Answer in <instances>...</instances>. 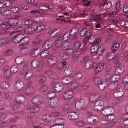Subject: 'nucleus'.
<instances>
[{
	"mask_svg": "<svg viewBox=\"0 0 128 128\" xmlns=\"http://www.w3.org/2000/svg\"><path fill=\"white\" fill-rule=\"evenodd\" d=\"M29 38L28 37H24V35L19 34L15 38L12 39V42L14 44H18L20 46H25L27 44L29 41Z\"/></svg>",
	"mask_w": 128,
	"mask_h": 128,
	"instance_id": "nucleus-1",
	"label": "nucleus"
},
{
	"mask_svg": "<svg viewBox=\"0 0 128 128\" xmlns=\"http://www.w3.org/2000/svg\"><path fill=\"white\" fill-rule=\"evenodd\" d=\"M94 84L96 86H98L99 88L101 90H104L107 86L106 82H103L98 78H96L94 79Z\"/></svg>",
	"mask_w": 128,
	"mask_h": 128,
	"instance_id": "nucleus-2",
	"label": "nucleus"
},
{
	"mask_svg": "<svg viewBox=\"0 0 128 128\" xmlns=\"http://www.w3.org/2000/svg\"><path fill=\"white\" fill-rule=\"evenodd\" d=\"M120 77L119 75L118 76L116 77H114V78L115 79L114 81H112L108 86V88L110 90H114L118 86V81Z\"/></svg>",
	"mask_w": 128,
	"mask_h": 128,
	"instance_id": "nucleus-3",
	"label": "nucleus"
},
{
	"mask_svg": "<svg viewBox=\"0 0 128 128\" xmlns=\"http://www.w3.org/2000/svg\"><path fill=\"white\" fill-rule=\"evenodd\" d=\"M44 101L43 98L38 96H35L32 98V103L34 105L38 106L40 104Z\"/></svg>",
	"mask_w": 128,
	"mask_h": 128,
	"instance_id": "nucleus-4",
	"label": "nucleus"
},
{
	"mask_svg": "<svg viewBox=\"0 0 128 128\" xmlns=\"http://www.w3.org/2000/svg\"><path fill=\"white\" fill-rule=\"evenodd\" d=\"M125 92V90L124 89L120 88L115 90L113 94L115 97L118 98L122 96L124 94Z\"/></svg>",
	"mask_w": 128,
	"mask_h": 128,
	"instance_id": "nucleus-5",
	"label": "nucleus"
},
{
	"mask_svg": "<svg viewBox=\"0 0 128 128\" xmlns=\"http://www.w3.org/2000/svg\"><path fill=\"white\" fill-rule=\"evenodd\" d=\"M104 103L102 101L99 100L96 101L95 103L94 106V109L97 111H100L103 108Z\"/></svg>",
	"mask_w": 128,
	"mask_h": 128,
	"instance_id": "nucleus-6",
	"label": "nucleus"
},
{
	"mask_svg": "<svg viewBox=\"0 0 128 128\" xmlns=\"http://www.w3.org/2000/svg\"><path fill=\"white\" fill-rule=\"evenodd\" d=\"M8 26H16L18 24V21L16 18H11L9 19L7 22Z\"/></svg>",
	"mask_w": 128,
	"mask_h": 128,
	"instance_id": "nucleus-7",
	"label": "nucleus"
},
{
	"mask_svg": "<svg viewBox=\"0 0 128 128\" xmlns=\"http://www.w3.org/2000/svg\"><path fill=\"white\" fill-rule=\"evenodd\" d=\"M26 98L20 94L16 97L14 102L18 104H22L25 101Z\"/></svg>",
	"mask_w": 128,
	"mask_h": 128,
	"instance_id": "nucleus-8",
	"label": "nucleus"
},
{
	"mask_svg": "<svg viewBox=\"0 0 128 128\" xmlns=\"http://www.w3.org/2000/svg\"><path fill=\"white\" fill-rule=\"evenodd\" d=\"M90 36L91 35L89 36L88 37H87L88 38L89 42L90 44H100L101 41L100 39H98L94 36Z\"/></svg>",
	"mask_w": 128,
	"mask_h": 128,
	"instance_id": "nucleus-9",
	"label": "nucleus"
},
{
	"mask_svg": "<svg viewBox=\"0 0 128 128\" xmlns=\"http://www.w3.org/2000/svg\"><path fill=\"white\" fill-rule=\"evenodd\" d=\"M92 32V30H87L86 28H83L81 30L80 33V36H86V38L88 37L91 35Z\"/></svg>",
	"mask_w": 128,
	"mask_h": 128,
	"instance_id": "nucleus-10",
	"label": "nucleus"
},
{
	"mask_svg": "<svg viewBox=\"0 0 128 128\" xmlns=\"http://www.w3.org/2000/svg\"><path fill=\"white\" fill-rule=\"evenodd\" d=\"M96 63L91 60H88L85 64V68L86 69H89L91 68H94L96 67Z\"/></svg>",
	"mask_w": 128,
	"mask_h": 128,
	"instance_id": "nucleus-11",
	"label": "nucleus"
},
{
	"mask_svg": "<svg viewBox=\"0 0 128 128\" xmlns=\"http://www.w3.org/2000/svg\"><path fill=\"white\" fill-rule=\"evenodd\" d=\"M81 99V98L80 100L77 101L75 103V107L78 110H80L85 105L84 101Z\"/></svg>",
	"mask_w": 128,
	"mask_h": 128,
	"instance_id": "nucleus-12",
	"label": "nucleus"
},
{
	"mask_svg": "<svg viewBox=\"0 0 128 128\" xmlns=\"http://www.w3.org/2000/svg\"><path fill=\"white\" fill-rule=\"evenodd\" d=\"M14 87L17 90L19 91L22 90L24 88V84L22 81H18L16 83Z\"/></svg>",
	"mask_w": 128,
	"mask_h": 128,
	"instance_id": "nucleus-13",
	"label": "nucleus"
},
{
	"mask_svg": "<svg viewBox=\"0 0 128 128\" xmlns=\"http://www.w3.org/2000/svg\"><path fill=\"white\" fill-rule=\"evenodd\" d=\"M12 27H10L8 28H7L6 32L7 33L10 34V35L12 37L15 38L18 34H16L15 28Z\"/></svg>",
	"mask_w": 128,
	"mask_h": 128,
	"instance_id": "nucleus-14",
	"label": "nucleus"
},
{
	"mask_svg": "<svg viewBox=\"0 0 128 128\" xmlns=\"http://www.w3.org/2000/svg\"><path fill=\"white\" fill-rule=\"evenodd\" d=\"M100 96V94L98 93H94L90 96V100L92 102H94L99 99Z\"/></svg>",
	"mask_w": 128,
	"mask_h": 128,
	"instance_id": "nucleus-15",
	"label": "nucleus"
},
{
	"mask_svg": "<svg viewBox=\"0 0 128 128\" xmlns=\"http://www.w3.org/2000/svg\"><path fill=\"white\" fill-rule=\"evenodd\" d=\"M98 44H93L90 50L91 54L92 56L98 55Z\"/></svg>",
	"mask_w": 128,
	"mask_h": 128,
	"instance_id": "nucleus-16",
	"label": "nucleus"
},
{
	"mask_svg": "<svg viewBox=\"0 0 128 128\" xmlns=\"http://www.w3.org/2000/svg\"><path fill=\"white\" fill-rule=\"evenodd\" d=\"M57 60V58L56 57H51L48 60L47 64L49 66H52L56 63Z\"/></svg>",
	"mask_w": 128,
	"mask_h": 128,
	"instance_id": "nucleus-17",
	"label": "nucleus"
},
{
	"mask_svg": "<svg viewBox=\"0 0 128 128\" xmlns=\"http://www.w3.org/2000/svg\"><path fill=\"white\" fill-rule=\"evenodd\" d=\"M36 105L33 106L32 105H29L27 108V110H29L34 112V114L38 112L40 110L39 108Z\"/></svg>",
	"mask_w": 128,
	"mask_h": 128,
	"instance_id": "nucleus-18",
	"label": "nucleus"
},
{
	"mask_svg": "<svg viewBox=\"0 0 128 128\" xmlns=\"http://www.w3.org/2000/svg\"><path fill=\"white\" fill-rule=\"evenodd\" d=\"M3 72L5 76L9 77L11 75V71L10 68L8 66H5L3 68Z\"/></svg>",
	"mask_w": 128,
	"mask_h": 128,
	"instance_id": "nucleus-19",
	"label": "nucleus"
},
{
	"mask_svg": "<svg viewBox=\"0 0 128 128\" xmlns=\"http://www.w3.org/2000/svg\"><path fill=\"white\" fill-rule=\"evenodd\" d=\"M70 88L69 90L66 92H65L64 95V98L68 99L71 98L74 95V93L73 92Z\"/></svg>",
	"mask_w": 128,
	"mask_h": 128,
	"instance_id": "nucleus-20",
	"label": "nucleus"
},
{
	"mask_svg": "<svg viewBox=\"0 0 128 128\" xmlns=\"http://www.w3.org/2000/svg\"><path fill=\"white\" fill-rule=\"evenodd\" d=\"M64 86L62 84L60 83L56 84L54 86L53 90L56 92H59L63 89Z\"/></svg>",
	"mask_w": 128,
	"mask_h": 128,
	"instance_id": "nucleus-21",
	"label": "nucleus"
},
{
	"mask_svg": "<svg viewBox=\"0 0 128 128\" xmlns=\"http://www.w3.org/2000/svg\"><path fill=\"white\" fill-rule=\"evenodd\" d=\"M52 46V41L50 40L45 42L42 46L44 50H48Z\"/></svg>",
	"mask_w": 128,
	"mask_h": 128,
	"instance_id": "nucleus-22",
	"label": "nucleus"
},
{
	"mask_svg": "<svg viewBox=\"0 0 128 128\" xmlns=\"http://www.w3.org/2000/svg\"><path fill=\"white\" fill-rule=\"evenodd\" d=\"M10 43L9 40L7 38L0 39V47H4Z\"/></svg>",
	"mask_w": 128,
	"mask_h": 128,
	"instance_id": "nucleus-23",
	"label": "nucleus"
},
{
	"mask_svg": "<svg viewBox=\"0 0 128 128\" xmlns=\"http://www.w3.org/2000/svg\"><path fill=\"white\" fill-rule=\"evenodd\" d=\"M63 41V39L62 37H59L56 40L55 44V48L54 47L53 48L54 50H56L57 49L60 47L62 45V43Z\"/></svg>",
	"mask_w": 128,
	"mask_h": 128,
	"instance_id": "nucleus-24",
	"label": "nucleus"
},
{
	"mask_svg": "<svg viewBox=\"0 0 128 128\" xmlns=\"http://www.w3.org/2000/svg\"><path fill=\"white\" fill-rule=\"evenodd\" d=\"M78 28H74L71 30L70 31V33L72 34V36L73 39H76L78 38V36L77 35L78 32Z\"/></svg>",
	"mask_w": 128,
	"mask_h": 128,
	"instance_id": "nucleus-25",
	"label": "nucleus"
},
{
	"mask_svg": "<svg viewBox=\"0 0 128 128\" xmlns=\"http://www.w3.org/2000/svg\"><path fill=\"white\" fill-rule=\"evenodd\" d=\"M73 72L72 68L70 66H68L65 68L63 74L65 76H69Z\"/></svg>",
	"mask_w": 128,
	"mask_h": 128,
	"instance_id": "nucleus-26",
	"label": "nucleus"
},
{
	"mask_svg": "<svg viewBox=\"0 0 128 128\" xmlns=\"http://www.w3.org/2000/svg\"><path fill=\"white\" fill-rule=\"evenodd\" d=\"M41 52V49L40 48H38L34 50L30 51V53L32 56L34 57L38 55Z\"/></svg>",
	"mask_w": 128,
	"mask_h": 128,
	"instance_id": "nucleus-27",
	"label": "nucleus"
},
{
	"mask_svg": "<svg viewBox=\"0 0 128 128\" xmlns=\"http://www.w3.org/2000/svg\"><path fill=\"white\" fill-rule=\"evenodd\" d=\"M35 31L34 28L31 26L26 28L24 32L26 34H32Z\"/></svg>",
	"mask_w": 128,
	"mask_h": 128,
	"instance_id": "nucleus-28",
	"label": "nucleus"
},
{
	"mask_svg": "<svg viewBox=\"0 0 128 128\" xmlns=\"http://www.w3.org/2000/svg\"><path fill=\"white\" fill-rule=\"evenodd\" d=\"M124 69V67L123 66H119L117 67L115 70V73L116 74L118 75H118L120 76V74L123 72Z\"/></svg>",
	"mask_w": 128,
	"mask_h": 128,
	"instance_id": "nucleus-29",
	"label": "nucleus"
},
{
	"mask_svg": "<svg viewBox=\"0 0 128 128\" xmlns=\"http://www.w3.org/2000/svg\"><path fill=\"white\" fill-rule=\"evenodd\" d=\"M71 78L69 76H66L63 77L62 80V83L65 84H67L71 82Z\"/></svg>",
	"mask_w": 128,
	"mask_h": 128,
	"instance_id": "nucleus-30",
	"label": "nucleus"
},
{
	"mask_svg": "<svg viewBox=\"0 0 128 128\" xmlns=\"http://www.w3.org/2000/svg\"><path fill=\"white\" fill-rule=\"evenodd\" d=\"M23 74L24 75V79L26 80H28L32 77L33 74L31 71H28L27 72H25Z\"/></svg>",
	"mask_w": 128,
	"mask_h": 128,
	"instance_id": "nucleus-31",
	"label": "nucleus"
},
{
	"mask_svg": "<svg viewBox=\"0 0 128 128\" xmlns=\"http://www.w3.org/2000/svg\"><path fill=\"white\" fill-rule=\"evenodd\" d=\"M35 90L34 88L32 86H28L26 90V93L28 95L33 94Z\"/></svg>",
	"mask_w": 128,
	"mask_h": 128,
	"instance_id": "nucleus-32",
	"label": "nucleus"
},
{
	"mask_svg": "<svg viewBox=\"0 0 128 128\" xmlns=\"http://www.w3.org/2000/svg\"><path fill=\"white\" fill-rule=\"evenodd\" d=\"M61 32V30L60 29H58L52 30L51 34V36L52 37H55L58 35Z\"/></svg>",
	"mask_w": 128,
	"mask_h": 128,
	"instance_id": "nucleus-33",
	"label": "nucleus"
},
{
	"mask_svg": "<svg viewBox=\"0 0 128 128\" xmlns=\"http://www.w3.org/2000/svg\"><path fill=\"white\" fill-rule=\"evenodd\" d=\"M78 115L77 113L74 112H72L68 114V117L70 119L75 120L77 118Z\"/></svg>",
	"mask_w": 128,
	"mask_h": 128,
	"instance_id": "nucleus-34",
	"label": "nucleus"
},
{
	"mask_svg": "<svg viewBox=\"0 0 128 128\" xmlns=\"http://www.w3.org/2000/svg\"><path fill=\"white\" fill-rule=\"evenodd\" d=\"M64 121L62 119H58L55 120L53 122L54 124L58 126H62L64 125Z\"/></svg>",
	"mask_w": 128,
	"mask_h": 128,
	"instance_id": "nucleus-35",
	"label": "nucleus"
},
{
	"mask_svg": "<svg viewBox=\"0 0 128 128\" xmlns=\"http://www.w3.org/2000/svg\"><path fill=\"white\" fill-rule=\"evenodd\" d=\"M10 84L6 82H4L1 83L0 84L1 88L3 89H7L10 87Z\"/></svg>",
	"mask_w": 128,
	"mask_h": 128,
	"instance_id": "nucleus-36",
	"label": "nucleus"
},
{
	"mask_svg": "<svg viewBox=\"0 0 128 128\" xmlns=\"http://www.w3.org/2000/svg\"><path fill=\"white\" fill-rule=\"evenodd\" d=\"M70 43L68 41L64 42L62 45V48L64 50H66L70 47Z\"/></svg>",
	"mask_w": 128,
	"mask_h": 128,
	"instance_id": "nucleus-37",
	"label": "nucleus"
},
{
	"mask_svg": "<svg viewBox=\"0 0 128 128\" xmlns=\"http://www.w3.org/2000/svg\"><path fill=\"white\" fill-rule=\"evenodd\" d=\"M115 118V116L112 114H110L106 116V119L107 121H113Z\"/></svg>",
	"mask_w": 128,
	"mask_h": 128,
	"instance_id": "nucleus-38",
	"label": "nucleus"
},
{
	"mask_svg": "<svg viewBox=\"0 0 128 128\" xmlns=\"http://www.w3.org/2000/svg\"><path fill=\"white\" fill-rule=\"evenodd\" d=\"M78 85L79 84L78 82H74L69 86L68 88H70L71 90H73L75 88L77 87L78 86Z\"/></svg>",
	"mask_w": 128,
	"mask_h": 128,
	"instance_id": "nucleus-39",
	"label": "nucleus"
},
{
	"mask_svg": "<svg viewBox=\"0 0 128 128\" xmlns=\"http://www.w3.org/2000/svg\"><path fill=\"white\" fill-rule=\"evenodd\" d=\"M104 67V64H100L97 65L96 64V67L94 68H96V72L101 71L103 69Z\"/></svg>",
	"mask_w": 128,
	"mask_h": 128,
	"instance_id": "nucleus-40",
	"label": "nucleus"
},
{
	"mask_svg": "<svg viewBox=\"0 0 128 128\" xmlns=\"http://www.w3.org/2000/svg\"><path fill=\"white\" fill-rule=\"evenodd\" d=\"M39 64V60H34L31 62V67L32 68H36Z\"/></svg>",
	"mask_w": 128,
	"mask_h": 128,
	"instance_id": "nucleus-41",
	"label": "nucleus"
},
{
	"mask_svg": "<svg viewBox=\"0 0 128 128\" xmlns=\"http://www.w3.org/2000/svg\"><path fill=\"white\" fill-rule=\"evenodd\" d=\"M46 27L44 25H41L37 27L36 29V32H41L46 29Z\"/></svg>",
	"mask_w": 128,
	"mask_h": 128,
	"instance_id": "nucleus-42",
	"label": "nucleus"
},
{
	"mask_svg": "<svg viewBox=\"0 0 128 128\" xmlns=\"http://www.w3.org/2000/svg\"><path fill=\"white\" fill-rule=\"evenodd\" d=\"M99 44L98 43V55H100L102 53L104 50V47L103 46H100Z\"/></svg>",
	"mask_w": 128,
	"mask_h": 128,
	"instance_id": "nucleus-43",
	"label": "nucleus"
},
{
	"mask_svg": "<svg viewBox=\"0 0 128 128\" xmlns=\"http://www.w3.org/2000/svg\"><path fill=\"white\" fill-rule=\"evenodd\" d=\"M4 5L6 7L9 8L12 7L13 5L12 2L8 0H5L4 2Z\"/></svg>",
	"mask_w": 128,
	"mask_h": 128,
	"instance_id": "nucleus-44",
	"label": "nucleus"
},
{
	"mask_svg": "<svg viewBox=\"0 0 128 128\" xmlns=\"http://www.w3.org/2000/svg\"><path fill=\"white\" fill-rule=\"evenodd\" d=\"M13 53L12 50L8 49L6 50L4 52V55L6 56H9L12 55Z\"/></svg>",
	"mask_w": 128,
	"mask_h": 128,
	"instance_id": "nucleus-45",
	"label": "nucleus"
},
{
	"mask_svg": "<svg viewBox=\"0 0 128 128\" xmlns=\"http://www.w3.org/2000/svg\"><path fill=\"white\" fill-rule=\"evenodd\" d=\"M41 39L40 38H38L34 40L32 42V45L36 46L39 45L41 42Z\"/></svg>",
	"mask_w": 128,
	"mask_h": 128,
	"instance_id": "nucleus-46",
	"label": "nucleus"
},
{
	"mask_svg": "<svg viewBox=\"0 0 128 128\" xmlns=\"http://www.w3.org/2000/svg\"><path fill=\"white\" fill-rule=\"evenodd\" d=\"M24 58L22 57H18L16 60V62L18 64H22L24 62Z\"/></svg>",
	"mask_w": 128,
	"mask_h": 128,
	"instance_id": "nucleus-47",
	"label": "nucleus"
},
{
	"mask_svg": "<svg viewBox=\"0 0 128 128\" xmlns=\"http://www.w3.org/2000/svg\"><path fill=\"white\" fill-rule=\"evenodd\" d=\"M72 36V34L70 33V32L69 33L66 32L64 36V39L65 41L68 40L70 38V36Z\"/></svg>",
	"mask_w": 128,
	"mask_h": 128,
	"instance_id": "nucleus-48",
	"label": "nucleus"
},
{
	"mask_svg": "<svg viewBox=\"0 0 128 128\" xmlns=\"http://www.w3.org/2000/svg\"><path fill=\"white\" fill-rule=\"evenodd\" d=\"M69 56L65 52L62 53L60 55V57L62 60H65L69 58Z\"/></svg>",
	"mask_w": 128,
	"mask_h": 128,
	"instance_id": "nucleus-49",
	"label": "nucleus"
},
{
	"mask_svg": "<svg viewBox=\"0 0 128 128\" xmlns=\"http://www.w3.org/2000/svg\"><path fill=\"white\" fill-rule=\"evenodd\" d=\"M29 68L28 66L26 65L24 66L22 70L20 71L19 74L20 75L23 74L25 73V72H27L28 71Z\"/></svg>",
	"mask_w": 128,
	"mask_h": 128,
	"instance_id": "nucleus-50",
	"label": "nucleus"
},
{
	"mask_svg": "<svg viewBox=\"0 0 128 128\" xmlns=\"http://www.w3.org/2000/svg\"><path fill=\"white\" fill-rule=\"evenodd\" d=\"M80 52L78 51L75 53L72 56V60L74 61H76L78 59V57L80 54Z\"/></svg>",
	"mask_w": 128,
	"mask_h": 128,
	"instance_id": "nucleus-51",
	"label": "nucleus"
},
{
	"mask_svg": "<svg viewBox=\"0 0 128 128\" xmlns=\"http://www.w3.org/2000/svg\"><path fill=\"white\" fill-rule=\"evenodd\" d=\"M11 72L14 73H16L18 70V68L16 65L13 66L10 69Z\"/></svg>",
	"mask_w": 128,
	"mask_h": 128,
	"instance_id": "nucleus-52",
	"label": "nucleus"
},
{
	"mask_svg": "<svg viewBox=\"0 0 128 128\" xmlns=\"http://www.w3.org/2000/svg\"><path fill=\"white\" fill-rule=\"evenodd\" d=\"M81 46V44L80 42H75L74 47L76 50H78L79 49Z\"/></svg>",
	"mask_w": 128,
	"mask_h": 128,
	"instance_id": "nucleus-53",
	"label": "nucleus"
},
{
	"mask_svg": "<svg viewBox=\"0 0 128 128\" xmlns=\"http://www.w3.org/2000/svg\"><path fill=\"white\" fill-rule=\"evenodd\" d=\"M48 50H45L42 51L40 54L41 57L43 58H46L48 55Z\"/></svg>",
	"mask_w": 128,
	"mask_h": 128,
	"instance_id": "nucleus-54",
	"label": "nucleus"
},
{
	"mask_svg": "<svg viewBox=\"0 0 128 128\" xmlns=\"http://www.w3.org/2000/svg\"><path fill=\"white\" fill-rule=\"evenodd\" d=\"M43 119L45 122H49L50 121V117L48 114H45L43 116Z\"/></svg>",
	"mask_w": 128,
	"mask_h": 128,
	"instance_id": "nucleus-55",
	"label": "nucleus"
},
{
	"mask_svg": "<svg viewBox=\"0 0 128 128\" xmlns=\"http://www.w3.org/2000/svg\"><path fill=\"white\" fill-rule=\"evenodd\" d=\"M56 95L55 92L53 91L49 92L48 94V97L49 98H51L54 97Z\"/></svg>",
	"mask_w": 128,
	"mask_h": 128,
	"instance_id": "nucleus-56",
	"label": "nucleus"
},
{
	"mask_svg": "<svg viewBox=\"0 0 128 128\" xmlns=\"http://www.w3.org/2000/svg\"><path fill=\"white\" fill-rule=\"evenodd\" d=\"M120 44L118 43H115L112 48V50L113 52H114V51H115L116 50L118 49L119 47Z\"/></svg>",
	"mask_w": 128,
	"mask_h": 128,
	"instance_id": "nucleus-57",
	"label": "nucleus"
},
{
	"mask_svg": "<svg viewBox=\"0 0 128 128\" xmlns=\"http://www.w3.org/2000/svg\"><path fill=\"white\" fill-rule=\"evenodd\" d=\"M24 28L22 27H20L17 28L16 30H15L16 34H19L20 33L24 31Z\"/></svg>",
	"mask_w": 128,
	"mask_h": 128,
	"instance_id": "nucleus-58",
	"label": "nucleus"
},
{
	"mask_svg": "<svg viewBox=\"0 0 128 128\" xmlns=\"http://www.w3.org/2000/svg\"><path fill=\"white\" fill-rule=\"evenodd\" d=\"M66 64V62L65 61L60 62L58 65V68L62 69L65 66Z\"/></svg>",
	"mask_w": 128,
	"mask_h": 128,
	"instance_id": "nucleus-59",
	"label": "nucleus"
},
{
	"mask_svg": "<svg viewBox=\"0 0 128 128\" xmlns=\"http://www.w3.org/2000/svg\"><path fill=\"white\" fill-rule=\"evenodd\" d=\"M82 77V75L81 73L77 72L76 73L74 76V78L76 79H78Z\"/></svg>",
	"mask_w": 128,
	"mask_h": 128,
	"instance_id": "nucleus-60",
	"label": "nucleus"
},
{
	"mask_svg": "<svg viewBox=\"0 0 128 128\" xmlns=\"http://www.w3.org/2000/svg\"><path fill=\"white\" fill-rule=\"evenodd\" d=\"M5 97L7 99H10L13 97V94L11 92H7L6 94Z\"/></svg>",
	"mask_w": 128,
	"mask_h": 128,
	"instance_id": "nucleus-61",
	"label": "nucleus"
},
{
	"mask_svg": "<svg viewBox=\"0 0 128 128\" xmlns=\"http://www.w3.org/2000/svg\"><path fill=\"white\" fill-rule=\"evenodd\" d=\"M66 50L65 52L69 56L74 52V50L72 49L69 48Z\"/></svg>",
	"mask_w": 128,
	"mask_h": 128,
	"instance_id": "nucleus-62",
	"label": "nucleus"
},
{
	"mask_svg": "<svg viewBox=\"0 0 128 128\" xmlns=\"http://www.w3.org/2000/svg\"><path fill=\"white\" fill-rule=\"evenodd\" d=\"M28 52V49L26 48H22L20 49V54L24 55L26 54Z\"/></svg>",
	"mask_w": 128,
	"mask_h": 128,
	"instance_id": "nucleus-63",
	"label": "nucleus"
},
{
	"mask_svg": "<svg viewBox=\"0 0 128 128\" xmlns=\"http://www.w3.org/2000/svg\"><path fill=\"white\" fill-rule=\"evenodd\" d=\"M106 59L107 60H110L114 58V56H112L111 53H108L106 54Z\"/></svg>",
	"mask_w": 128,
	"mask_h": 128,
	"instance_id": "nucleus-64",
	"label": "nucleus"
}]
</instances>
